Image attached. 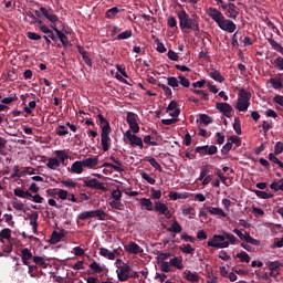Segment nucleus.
Returning <instances> with one entry per match:
<instances>
[{
    "label": "nucleus",
    "instance_id": "1",
    "mask_svg": "<svg viewBox=\"0 0 283 283\" xmlns=\"http://www.w3.org/2000/svg\"><path fill=\"white\" fill-rule=\"evenodd\" d=\"M240 240L230 232L223 231L222 234H214L212 239L208 240V247L213 249H229L230 244H238Z\"/></svg>",
    "mask_w": 283,
    "mask_h": 283
},
{
    "label": "nucleus",
    "instance_id": "2",
    "mask_svg": "<svg viewBox=\"0 0 283 283\" xmlns=\"http://www.w3.org/2000/svg\"><path fill=\"white\" fill-rule=\"evenodd\" d=\"M97 118L99 120V126L102 128V133H101L102 149L103 151H109V146L112 145V138L109 137V134H112V126L109 125V122L107 120V118L103 116V114H98Z\"/></svg>",
    "mask_w": 283,
    "mask_h": 283
},
{
    "label": "nucleus",
    "instance_id": "3",
    "mask_svg": "<svg viewBox=\"0 0 283 283\" xmlns=\"http://www.w3.org/2000/svg\"><path fill=\"white\" fill-rule=\"evenodd\" d=\"M177 17L179 19L180 30H192L193 32H198V30H200V24L196 20L191 19L187 11H178Z\"/></svg>",
    "mask_w": 283,
    "mask_h": 283
},
{
    "label": "nucleus",
    "instance_id": "4",
    "mask_svg": "<svg viewBox=\"0 0 283 283\" xmlns=\"http://www.w3.org/2000/svg\"><path fill=\"white\" fill-rule=\"evenodd\" d=\"M91 218H97V220H105L107 218V212H105L103 209H97L84 211L77 216V220H91Z\"/></svg>",
    "mask_w": 283,
    "mask_h": 283
},
{
    "label": "nucleus",
    "instance_id": "5",
    "mask_svg": "<svg viewBox=\"0 0 283 283\" xmlns=\"http://www.w3.org/2000/svg\"><path fill=\"white\" fill-rule=\"evenodd\" d=\"M14 196H17V198H27L28 200H30V198H32L33 202H36L38 205H43V197H41V195H32V192H30V190H23L21 188H15L13 190Z\"/></svg>",
    "mask_w": 283,
    "mask_h": 283
},
{
    "label": "nucleus",
    "instance_id": "6",
    "mask_svg": "<svg viewBox=\"0 0 283 283\" xmlns=\"http://www.w3.org/2000/svg\"><path fill=\"white\" fill-rule=\"evenodd\" d=\"M116 264H119V271H117V279L119 282H127L129 280V274L132 273V266L123 262V260L117 259Z\"/></svg>",
    "mask_w": 283,
    "mask_h": 283
},
{
    "label": "nucleus",
    "instance_id": "7",
    "mask_svg": "<svg viewBox=\"0 0 283 283\" xmlns=\"http://www.w3.org/2000/svg\"><path fill=\"white\" fill-rule=\"evenodd\" d=\"M233 233H235L240 240H243V242L252 244L253 247H260V241L258 239H253L249 232L242 233L239 229H233Z\"/></svg>",
    "mask_w": 283,
    "mask_h": 283
},
{
    "label": "nucleus",
    "instance_id": "8",
    "mask_svg": "<svg viewBox=\"0 0 283 283\" xmlns=\"http://www.w3.org/2000/svg\"><path fill=\"white\" fill-rule=\"evenodd\" d=\"M124 136L127 138V140H129L130 147H139V149L145 147L143 144V138L138 137L136 133L132 134V130H127Z\"/></svg>",
    "mask_w": 283,
    "mask_h": 283
},
{
    "label": "nucleus",
    "instance_id": "9",
    "mask_svg": "<svg viewBox=\"0 0 283 283\" xmlns=\"http://www.w3.org/2000/svg\"><path fill=\"white\" fill-rule=\"evenodd\" d=\"M136 118H138V115H136V113H127L126 122L128 123L129 129L130 132H133V134H138V132H140V126H138V120Z\"/></svg>",
    "mask_w": 283,
    "mask_h": 283
},
{
    "label": "nucleus",
    "instance_id": "10",
    "mask_svg": "<svg viewBox=\"0 0 283 283\" xmlns=\"http://www.w3.org/2000/svg\"><path fill=\"white\" fill-rule=\"evenodd\" d=\"M84 182V187H87L88 189H97L99 191H107V187H104L103 182H101L98 179L93 178H84L82 179Z\"/></svg>",
    "mask_w": 283,
    "mask_h": 283
},
{
    "label": "nucleus",
    "instance_id": "11",
    "mask_svg": "<svg viewBox=\"0 0 283 283\" xmlns=\"http://www.w3.org/2000/svg\"><path fill=\"white\" fill-rule=\"evenodd\" d=\"M40 12L44 19H48L51 23L50 25H56L59 23V15L54 14L52 9H48L45 7H40Z\"/></svg>",
    "mask_w": 283,
    "mask_h": 283
},
{
    "label": "nucleus",
    "instance_id": "12",
    "mask_svg": "<svg viewBox=\"0 0 283 283\" xmlns=\"http://www.w3.org/2000/svg\"><path fill=\"white\" fill-rule=\"evenodd\" d=\"M218 27L220 28V30L229 32L230 34H233V31L238 28V25H235L233 21L227 20L224 18L221 20V22L218 23Z\"/></svg>",
    "mask_w": 283,
    "mask_h": 283
},
{
    "label": "nucleus",
    "instance_id": "13",
    "mask_svg": "<svg viewBox=\"0 0 283 283\" xmlns=\"http://www.w3.org/2000/svg\"><path fill=\"white\" fill-rule=\"evenodd\" d=\"M216 109L221 112V114H223V116L227 118H231V112H233V107H231L229 103L218 102L216 104Z\"/></svg>",
    "mask_w": 283,
    "mask_h": 283
},
{
    "label": "nucleus",
    "instance_id": "14",
    "mask_svg": "<svg viewBox=\"0 0 283 283\" xmlns=\"http://www.w3.org/2000/svg\"><path fill=\"white\" fill-rule=\"evenodd\" d=\"M126 253H130V255H138V253H143V248L138 245V243L130 241L128 244L124 245Z\"/></svg>",
    "mask_w": 283,
    "mask_h": 283
},
{
    "label": "nucleus",
    "instance_id": "15",
    "mask_svg": "<svg viewBox=\"0 0 283 283\" xmlns=\"http://www.w3.org/2000/svg\"><path fill=\"white\" fill-rule=\"evenodd\" d=\"M283 264L280 261H274L269 264V277H277L280 275V270L282 269Z\"/></svg>",
    "mask_w": 283,
    "mask_h": 283
},
{
    "label": "nucleus",
    "instance_id": "16",
    "mask_svg": "<svg viewBox=\"0 0 283 283\" xmlns=\"http://www.w3.org/2000/svg\"><path fill=\"white\" fill-rule=\"evenodd\" d=\"M208 15L216 21L217 25L224 19V15L222 14V12H220V10L210 7L208 9Z\"/></svg>",
    "mask_w": 283,
    "mask_h": 283
},
{
    "label": "nucleus",
    "instance_id": "17",
    "mask_svg": "<svg viewBox=\"0 0 283 283\" xmlns=\"http://www.w3.org/2000/svg\"><path fill=\"white\" fill-rule=\"evenodd\" d=\"M155 211H157V213H160L161 216H166V218H171V213H169V208L167 207V205L160 202V201H156L155 202Z\"/></svg>",
    "mask_w": 283,
    "mask_h": 283
},
{
    "label": "nucleus",
    "instance_id": "18",
    "mask_svg": "<svg viewBox=\"0 0 283 283\" xmlns=\"http://www.w3.org/2000/svg\"><path fill=\"white\" fill-rule=\"evenodd\" d=\"M34 255H32V250L28 249V248H23L21 250V260H22V264H24V266H30V260L33 261Z\"/></svg>",
    "mask_w": 283,
    "mask_h": 283
},
{
    "label": "nucleus",
    "instance_id": "19",
    "mask_svg": "<svg viewBox=\"0 0 283 283\" xmlns=\"http://www.w3.org/2000/svg\"><path fill=\"white\" fill-rule=\"evenodd\" d=\"M50 28H51V30H53L55 32V34L59 38V40L61 41L62 45L64 48H67L70 45V40H67V35H65V33L57 30L56 24L50 25Z\"/></svg>",
    "mask_w": 283,
    "mask_h": 283
},
{
    "label": "nucleus",
    "instance_id": "20",
    "mask_svg": "<svg viewBox=\"0 0 283 283\" xmlns=\"http://www.w3.org/2000/svg\"><path fill=\"white\" fill-rule=\"evenodd\" d=\"M184 277L187 282L198 283L200 282V276L197 272H191V270H186L184 272Z\"/></svg>",
    "mask_w": 283,
    "mask_h": 283
},
{
    "label": "nucleus",
    "instance_id": "21",
    "mask_svg": "<svg viewBox=\"0 0 283 283\" xmlns=\"http://www.w3.org/2000/svg\"><path fill=\"white\" fill-rule=\"evenodd\" d=\"M240 9L233 3H229V9L227 10L226 14L229 19H238V14H240Z\"/></svg>",
    "mask_w": 283,
    "mask_h": 283
},
{
    "label": "nucleus",
    "instance_id": "22",
    "mask_svg": "<svg viewBox=\"0 0 283 283\" xmlns=\"http://www.w3.org/2000/svg\"><path fill=\"white\" fill-rule=\"evenodd\" d=\"M169 264L170 266L178 269V271H182V269H185V265L182 264V256H175L170 259Z\"/></svg>",
    "mask_w": 283,
    "mask_h": 283
},
{
    "label": "nucleus",
    "instance_id": "23",
    "mask_svg": "<svg viewBox=\"0 0 283 283\" xmlns=\"http://www.w3.org/2000/svg\"><path fill=\"white\" fill-rule=\"evenodd\" d=\"M82 164L84 167H87L88 169H94L96 165H98V157H90L82 160Z\"/></svg>",
    "mask_w": 283,
    "mask_h": 283
},
{
    "label": "nucleus",
    "instance_id": "24",
    "mask_svg": "<svg viewBox=\"0 0 283 283\" xmlns=\"http://www.w3.org/2000/svg\"><path fill=\"white\" fill-rule=\"evenodd\" d=\"M206 209L208 212H210L211 216H220L221 218H227L224 210L221 208L207 207Z\"/></svg>",
    "mask_w": 283,
    "mask_h": 283
},
{
    "label": "nucleus",
    "instance_id": "25",
    "mask_svg": "<svg viewBox=\"0 0 283 283\" xmlns=\"http://www.w3.org/2000/svg\"><path fill=\"white\" fill-rule=\"evenodd\" d=\"M12 238V230L10 228H4L0 231V242L6 244L3 240H10Z\"/></svg>",
    "mask_w": 283,
    "mask_h": 283
},
{
    "label": "nucleus",
    "instance_id": "26",
    "mask_svg": "<svg viewBox=\"0 0 283 283\" xmlns=\"http://www.w3.org/2000/svg\"><path fill=\"white\" fill-rule=\"evenodd\" d=\"M238 101H243L245 103H250L251 93L247 92V90L241 88L238 93Z\"/></svg>",
    "mask_w": 283,
    "mask_h": 283
},
{
    "label": "nucleus",
    "instance_id": "27",
    "mask_svg": "<svg viewBox=\"0 0 283 283\" xmlns=\"http://www.w3.org/2000/svg\"><path fill=\"white\" fill-rule=\"evenodd\" d=\"M99 255L107 258V260H116V254L109 251L107 248H99Z\"/></svg>",
    "mask_w": 283,
    "mask_h": 283
},
{
    "label": "nucleus",
    "instance_id": "28",
    "mask_svg": "<svg viewBox=\"0 0 283 283\" xmlns=\"http://www.w3.org/2000/svg\"><path fill=\"white\" fill-rule=\"evenodd\" d=\"M250 105H251V102H244V101L238 99L235 109H238V112H248Z\"/></svg>",
    "mask_w": 283,
    "mask_h": 283
},
{
    "label": "nucleus",
    "instance_id": "29",
    "mask_svg": "<svg viewBox=\"0 0 283 283\" xmlns=\"http://www.w3.org/2000/svg\"><path fill=\"white\" fill-rule=\"evenodd\" d=\"M46 167L54 171V170L59 169V167H61V161H59V159H56V158H49V160L46 163Z\"/></svg>",
    "mask_w": 283,
    "mask_h": 283
},
{
    "label": "nucleus",
    "instance_id": "30",
    "mask_svg": "<svg viewBox=\"0 0 283 283\" xmlns=\"http://www.w3.org/2000/svg\"><path fill=\"white\" fill-rule=\"evenodd\" d=\"M83 167H84L83 161H75L71 166V171L73 174H83Z\"/></svg>",
    "mask_w": 283,
    "mask_h": 283
},
{
    "label": "nucleus",
    "instance_id": "31",
    "mask_svg": "<svg viewBox=\"0 0 283 283\" xmlns=\"http://www.w3.org/2000/svg\"><path fill=\"white\" fill-rule=\"evenodd\" d=\"M209 76L212 77L213 81H217V83H224V76H222V74L218 70L210 72Z\"/></svg>",
    "mask_w": 283,
    "mask_h": 283
},
{
    "label": "nucleus",
    "instance_id": "32",
    "mask_svg": "<svg viewBox=\"0 0 283 283\" xmlns=\"http://www.w3.org/2000/svg\"><path fill=\"white\" fill-rule=\"evenodd\" d=\"M139 203L142 207H145L146 211H151L154 209V202H151V199L142 198Z\"/></svg>",
    "mask_w": 283,
    "mask_h": 283
},
{
    "label": "nucleus",
    "instance_id": "33",
    "mask_svg": "<svg viewBox=\"0 0 283 283\" xmlns=\"http://www.w3.org/2000/svg\"><path fill=\"white\" fill-rule=\"evenodd\" d=\"M118 12H120V9H118V7H113L106 11L105 18L106 19H116V14H118Z\"/></svg>",
    "mask_w": 283,
    "mask_h": 283
},
{
    "label": "nucleus",
    "instance_id": "34",
    "mask_svg": "<svg viewBox=\"0 0 283 283\" xmlns=\"http://www.w3.org/2000/svg\"><path fill=\"white\" fill-rule=\"evenodd\" d=\"M132 36H134L132 30H126L116 36V41H125L126 39H132Z\"/></svg>",
    "mask_w": 283,
    "mask_h": 283
},
{
    "label": "nucleus",
    "instance_id": "35",
    "mask_svg": "<svg viewBox=\"0 0 283 283\" xmlns=\"http://www.w3.org/2000/svg\"><path fill=\"white\" fill-rule=\"evenodd\" d=\"M253 192L255 193V196L258 198H261L262 200H269V199L273 198V193H269L266 191L253 190Z\"/></svg>",
    "mask_w": 283,
    "mask_h": 283
},
{
    "label": "nucleus",
    "instance_id": "36",
    "mask_svg": "<svg viewBox=\"0 0 283 283\" xmlns=\"http://www.w3.org/2000/svg\"><path fill=\"white\" fill-rule=\"evenodd\" d=\"M270 189L273 191H283V178L279 179L277 181H273L270 185Z\"/></svg>",
    "mask_w": 283,
    "mask_h": 283
},
{
    "label": "nucleus",
    "instance_id": "37",
    "mask_svg": "<svg viewBox=\"0 0 283 283\" xmlns=\"http://www.w3.org/2000/svg\"><path fill=\"white\" fill-rule=\"evenodd\" d=\"M179 251H181V253H186L187 255H193V251H196V249H193L191 244H182L179 247Z\"/></svg>",
    "mask_w": 283,
    "mask_h": 283
},
{
    "label": "nucleus",
    "instance_id": "38",
    "mask_svg": "<svg viewBox=\"0 0 283 283\" xmlns=\"http://www.w3.org/2000/svg\"><path fill=\"white\" fill-rule=\"evenodd\" d=\"M168 198L170 200H185V198H187V195L186 193H179V192H176V191H170L169 195H168Z\"/></svg>",
    "mask_w": 283,
    "mask_h": 283
},
{
    "label": "nucleus",
    "instance_id": "39",
    "mask_svg": "<svg viewBox=\"0 0 283 283\" xmlns=\"http://www.w3.org/2000/svg\"><path fill=\"white\" fill-rule=\"evenodd\" d=\"M270 83H271L273 90H282V87H283L282 80H280L277 77H271Z\"/></svg>",
    "mask_w": 283,
    "mask_h": 283
},
{
    "label": "nucleus",
    "instance_id": "40",
    "mask_svg": "<svg viewBox=\"0 0 283 283\" xmlns=\"http://www.w3.org/2000/svg\"><path fill=\"white\" fill-rule=\"evenodd\" d=\"M63 234L53 231L50 239V244H59V242L62 240Z\"/></svg>",
    "mask_w": 283,
    "mask_h": 283
},
{
    "label": "nucleus",
    "instance_id": "41",
    "mask_svg": "<svg viewBox=\"0 0 283 283\" xmlns=\"http://www.w3.org/2000/svg\"><path fill=\"white\" fill-rule=\"evenodd\" d=\"M168 231L170 233H182V227L180 226V223H178V221H174L171 227L168 228Z\"/></svg>",
    "mask_w": 283,
    "mask_h": 283
},
{
    "label": "nucleus",
    "instance_id": "42",
    "mask_svg": "<svg viewBox=\"0 0 283 283\" xmlns=\"http://www.w3.org/2000/svg\"><path fill=\"white\" fill-rule=\"evenodd\" d=\"M199 123H201V125H211V123H213V118H211L209 115L207 114H201L199 116Z\"/></svg>",
    "mask_w": 283,
    "mask_h": 283
},
{
    "label": "nucleus",
    "instance_id": "43",
    "mask_svg": "<svg viewBox=\"0 0 283 283\" xmlns=\"http://www.w3.org/2000/svg\"><path fill=\"white\" fill-rule=\"evenodd\" d=\"M55 134L57 136H67V134H70V130L66 128L65 125H59L56 128H55Z\"/></svg>",
    "mask_w": 283,
    "mask_h": 283
},
{
    "label": "nucleus",
    "instance_id": "44",
    "mask_svg": "<svg viewBox=\"0 0 283 283\" xmlns=\"http://www.w3.org/2000/svg\"><path fill=\"white\" fill-rule=\"evenodd\" d=\"M33 262L42 269H48V263H45V259L43 256H33Z\"/></svg>",
    "mask_w": 283,
    "mask_h": 283
},
{
    "label": "nucleus",
    "instance_id": "45",
    "mask_svg": "<svg viewBox=\"0 0 283 283\" xmlns=\"http://www.w3.org/2000/svg\"><path fill=\"white\" fill-rule=\"evenodd\" d=\"M158 264H160V271H163V273H171V264L167 261H161L158 262Z\"/></svg>",
    "mask_w": 283,
    "mask_h": 283
},
{
    "label": "nucleus",
    "instance_id": "46",
    "mask_svg": "<svg viewBox=\"0 0 283 283\" xmlns=\"http://www.w3.org/2000/svg\"><path fill=\"white\" fill-rule=\"evenodd\" d=\"M55 156L56 158H60V163H62V165H64L65 160L70 158V156L65 154V150H55Z\"/></svg>",
    "mask_w": 283,
    "mask_h": 283
},
{
    "label": "nucleus",
    "instance_id": "47",
    "mask_svg": "<svg viewBox=\"0 0 283 283\" xmlns=\"http://www.w3.org/2000/svg\"><path fill=\"white\" fill-rule=\"evenodd\" d=\"M88 266L93 273H103V266H101L96 261H93Z\"/></svg>",
    "mask_w": 283,
    "mask_h": 283
},
{
    "label": "nucleus",
    "instance_id": "48",
    "mask_svg": "<svg viewBox=\"0 0 283 283\" xmlns=\"http://www.w3.org/2000/svg\"><path fill=\"white\" fill-rule=\"evenodd\" d=\"M169 87H172V90H176V87H179L180 82H178L177 77L170 76V77H166Z\"/></svg>",
    "mask_w": 283,
    "mask_h": 283
},
{
    "label": "nucleus",
    "instance_id": "49",
    "mask_svg": "<svg viewBox=\"0 0 283 283\" xmlns=\"http://www.w3.org/2000/svg\"><path fill=\"white\" fill-rule=\"evenodd\" d=\"M109 207L112 209H117V211H123L125 209V206L120 201L113 200L109 202Z\"/></svg>",
    "mask_w": 283,
    "mask_h": 283
},
{
    "label": "nucleus",
    "instance_id": "50",
    "mask_svg": "<svg viewBox=\"0 0 283 283\" xmlns=\"http://www.w3.org/2000/svg\"><path fill=\"white\" fill-rule=\"evenodd\" d=\"M233 129H234L235 134H238V136H240V134H242V126L240 124L239 117L234 118Z\"/></svg>",
    "mask_w": 283,
    "mask_h": 283
},
{
    "label": "nucleus",
    "instance_id": "51",
    "mask_svg": "<svg viewBox=\"0 0 283 283\" xmlns=\"http://www.w3.org/2000/svg\"><path fill=\"white\" fill-rule=\"evenodd\" d=\"M158 87H160L164 92L165 95L168 96L169 98H171V96L174 95V93L171 92V88L163 83H158L157 84Z\"/></svg>",
    "mask_w": 283,
    "mask_h": 283
},
{
    "label": "nucleus",
    "instance_id": "52",
    "mask_svg": "<svg viewBox=\"0 0 283 283\" xmlns=\"http://www.w3.org/2000/svg\"><path fill=\"white\" fill-rule=\"evenodd\" d=\"M39 25V30L43 33V34H52V30H50V28H48V25H45V23L43 22V20H41V23H38Z\"/></svg>",
    "mask_w": 283,
    "mask_h": 283
},
{
    "label": "nucleus",
    "instance_id": "53",
    "mask_svg": "<svg viewBox=\"0 0 283 283\" xmlns=\"http://www.w3.org/2000/svg\"><path fill=\"white\" fill-rule=\"evenodd\" d=\"M30 226L33 228V227H39V213L36 212H33L30 217Z\"/></svg>",
    "mask_w": 283,
    "mask_h": 283
},
{
    "label": "nucleus",
    "instance_id": "54",
    "mask_svg": "<svg viewBox=\"0 0 283 283\" xmlns=\"http://www.w3.org/2000/svg\"><path fill=\"white\" fill-rule=\"evenodd\" d=\"M237 258H239L241 262H247V264H249V262H251V256H249V254L244 251L241 253H238Z\"/></svg>",
    "mask_w": 283,
    "mask_h": 283
},
{
    "label": "nucleus",
    "instance_id": "55",
    "mask_svg": "<svg viewBox=\"0 0 283 283\" xmlns=\"http://www.w3.org/2000/svg\"><path fill=\"white\" fill-rule=\"evenodd\" d=\"M28 266H29V271H28L29 275H31L32 277H39V273L36 272L39 266L38 265H30V263H29Z\"/></svg>",
    "mask_w": 283,
    "mask_h": 283
},
{
    "label": "nucleus",
    "instance_id": "56",
    "mask_svg": "<svg viewBox=\"0 0 283 283\" xmlns=\"http://www.w3.org/2000/svg\"><path fill=\"white\" fill-rule=\"evenodd\" d=\"M149 165H151L154 167V169H156L157 171H163V166H160L158 164V161H156V158L151 157L148 159Z\"/></svg>",
    "mask_w": 283,
    "mask_h": 283
},
{
    "label": "nucleus",
    "instance_id": "57",
    "mask_svg": "<svg viewBox=\"0 0 283 283\" xmlns=\"http://www.w3.org/2000/svg\"><path fill=\"white\" fill-rule=\"evenodd\" d=\"M232 148L233 144L228 139V143L221 149V154H223V156H227V154H229V151H231Z\"/></svg>",
    "mask_w": 283,
    "mask_h": 283
},
{
    "label": "nucleus",
    "instance_id": "58",
    "mask_svg": "<svg viewBox=\"0 0 283 283\" xmlns=\"http://www.w3.org/2000/svg\"><path fill=\"white\" fill-rule=\"evenodd\" d=\"M150 193L154 200H160V198H163V191L156 190L155 188L150 189Z\"/></svg>",
    "mask_w": 283,
    "mask_h": 283
},
{
    "label": "nucleus",
    "instance_id": "59",
    "mask_svg": "<svg viewBox=\"0 0 283 283\" xmlns=\"http://www.w3.org/2000/svg\"><path fill=\"white\" fill-rule=\"evenodd\" d=\"M140 176H142V178H143L144 180H146L149 185H156V179L151 178V177L149 176V174L143 171V172L140 174Z\"/></svg>",
    "mask_w": 283,
    "mask_h": 283
},
{
    "label": "nucleus",
    "instance_id": "60",
    "mask_svg": "<svg viewBox=\"0 0 283 283\" xmlns=\"http://www.w3.org/2000/svg\"><path fill=\"white\" fill-rule=\"evenodd\" d=\"M112 198L116 201H120V199L123 198V191H120V189L113 190Z\"/></svg>",
    "mask_w": 283,
    "mask_h": 283
},
{
    "label": "nucleus",
    "instance_id": "61",
    "mask_svg": "<svg viewBox=\"0 0 283 283\" xmlns=\"http://www.w3.org/2000/svg\"><path fill=\"white\" fill-rule=\"evenodd\" d=\"M69 196H70V192H67V190L59 189L57 198H60V200H67Z\"/></svg>",
    "mask_w": 283,
    "mask_h": 283
},
{
    "label": "nucleus",
    "instance_id": "62",
    "mask_svg": "<svg viewBox=\"0 0 283 283\" xmlns=\"http://www.w3.org/2000/svg\"><path fill=\"white\" fill-rule=\"evenodd\" d=\"M178 78L182 87H189L191 85V82L189 81V78L185 77L184 75H178Z\"/></svg>",
    "mask_w": 283,
    "mask_h": 283
},
{
    "label": "nucleus",
    "instance_id": "63",
    "mask_svg": "<svg viewBox=\"0 0 283 283\" xmlns=\"http://www.w3.org/2000/svg\"><path fill=\"white\" fill-rule=\"evenodd\" d=\"M283 153V143L282 142H277L274 146V154L275 156H280V154Z\"/></svg>",
    "mask_w": 283,
    "mask_h": 283
},
{
    "label": "nucleus",
    "instance_id": "64",
    "mask_svg": "<svg viewBox=\"0 0 283 283\" xmlns=\"http://www.w3.org/2000/svg\"><path fill=\"white\" fill-rule=\"evenodd\" d=\"M274 64H275V66L277 67V70L283 71V57H282V56H277V57L274 60Z\"/></svg>",
    "mask_w": 283,
    "mask_h": 283
}]
</instances>
